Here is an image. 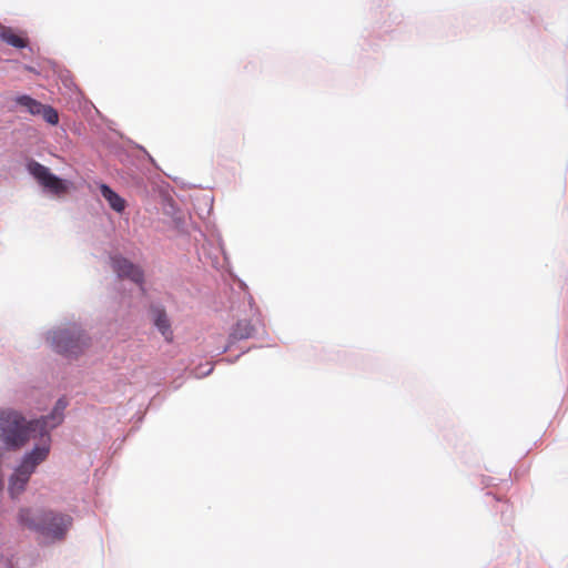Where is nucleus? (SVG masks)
<instances>
[{
	"mask_svg": "<svg viewBox=\"0 0 568 568\" xmlns=\"http://www.w3.org/2000/svg\"><path fill=\"white\" fill-rule=\"evenodd\" d=\"M61 420V414H53L27 423L18 412H0V437L8 447L19 448L30 439L40 438V444L24 456L9 479L8 489L12 498H17L26 489L37 466L47 459L50 452L49 428L55 427Z\"/></svg>",
	"mask_w": 568,
	"mask_h": 568,
	"instance_id": "f257e3e1",
	"label": "nucleus"
},
{
	"mask_svg": "<svg viewBox=\"0 0 568 568\" xmlns=\"http://www.w3.org/2000/svg\"><path fill=\"white\" fill-rule=\"evenodd\" d=\"M19 520L22 525L38 530L42 536L54 539H62L72 524V518L68 515L45 513L40 520L31 516L29 509H21Z\"/></svg>",
	"mask_w": 568,
	"mask_h": 568,
	"instance_id": "f03ea898",
	"label": "nucleus"
},
{
	"mask_svg": "<svg viewBox=\"0 0 568 568\" xmlns=\"http://www.w3.org/2000/svg\"><path fill=\"white\" fill-rule=\"evenodd\" d=\"M51 343L53 348L68 357H77L88 346V336L79 328H59L50 333Z\"/></svg>",
	"mask_w": 568,
	"mask_h": 568,
	"instance_id": "7ed1b4c3",
	"label": "nucleus"
},
{
	"mask_svg": "<svg viewBox=\"0 0 568 568\" xmlns=\"http://www.w3.org/2000/svg\"><path fill=\"white\" fill-rule=\"evenodd\" d=\"M28 170L30 174L39 182V184L47 189L50 193L54 195H62L67 192V183L52 174L50 170L41 163L31 161L28 164Z\"/></svg>",
	"mask_w": 568,
	"mask_h": 568,
	"instance_id": "20e7f679",
	"label": "nucleus"
},
{
	"mask_svg": "<svg viewBox=\"0 0 568 568\" xmlns=\"http://www.w3.org/2000/svg\"><path fill=\"white\" fill-rule=\"evenodd\" d=\"M111 266L120 278H129L140 285L143 283V271L128 258L120 255L112 256Z\"/></svg>",
	"mask_w": 568,
	"mask_h": 568,
	"instance_id": "39448f33",
	"label": "nucleus"
},
{
	"mask_svg": "<svg viewBox=\"0 0 568 568\" xmlns=\"http://www.w3.org/2000/svg\"><path fill=\"white\" fill-rule=\"evenodd\" d=\"M254 326L251 324L250 321L243 320L239 321L232 328L230 335H229V343L224 348V352H226L231 345L234 343L247 339L254 335Z\"/></svg>",
	"mask_w": 568,
	"mask_h": 568,
	"instance_id": "423d86ee",
	"label": "nucleus"
},
{
	"mask_svg": "<svg viewBox=\"0 0 568 568\" xmlns=\"http://www.w3.org/2000/svg\"><path fill=\"white\" fill-rule=\"evenodd\" d=\"M151 312L153 323L156 326V328L160 331V333L162 334L166 342H172L173 332L171 329V323L165 311L161 307L154 306L151 308Z\"/></svg>",
	"mask_w": 568,
	"mask_h": 568,
	"instance_id": "0eeeda50",
	"label": "nucleus"
},
{
	"mask_svg": "<svg viewBox=\"0 0 568 568\" xmlns=\"http://www.w3.org/2000/svg\"><path fill=\"white\" fill-rule=\"evenodd\" d=\"M0 38L9 45H12L18 49H22L28 45V39L9 27L0 28Z\"/></svg>",
	"mask_w": 568,
	"mask_h": 568,
	"instance_id": "6e6552de",
	"label": "nucleus"
},
{
	"mask_svg": "<svg viewBox=\"0 0 568 568\" xmlns=\"http://www.w3.org/2000/svg\"><path fill=\"white\" fill-rule=\"evenodd\" d=\"M102 196L108 201L109 205L118 213L125 209V201L118 195L110 186L102 184L100 187Z\"/></svg>",
	"mask_w": 568,
	"mask_h": 568,
	"instance_id": "1a4fd4ad",
	"label": "nucleus"
},
{
	"mask_svg": "<svg viewBox=\"0 0 568 568\" xmlns=\"http://www.w3.org/2000/svg\"><path fill=\"white\" fill-rule=\"evenodd\" d=\"M14 101L32 115H40V110H43V104L41 102L26 94L18 95Z\"/></svg>",
	"mask_w": 568,
	"mask_h": 568,
	"instance_id": "9d476101",
	"label": "nucleus"
},
{
	"mask_svg": "<svg viewBox=\"0 0 568 568\" xmlns=\"http://www.w3.org/2000/svg\"><path fill=\"white\" fill-rule=\"evenodd\" d=\"M40 115L43 120L51 125H55L59 122V114L57 110L50 105L43 104V110H40Z\"/></svg>",
	"mask_w": 568,
	"mask_h": 568,
	"instance_id": "9b49d317",
	"label": "nucleus"
}]
</instances>
